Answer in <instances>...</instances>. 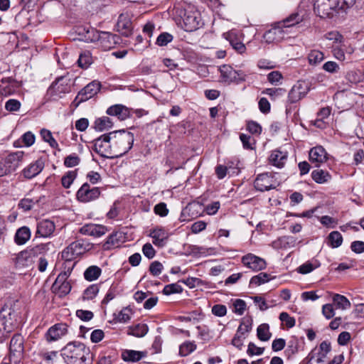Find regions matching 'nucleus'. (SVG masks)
<instances>
[{"instance_id": "obj_1", "label": "nucleus", "mask_w": 364, "mask_h": 364, "mask_svg": "<svg viewBox=\"0 0 364 364\" xmlns=\"http://www.w3.org/2000/svg\"><path fill=\"white\" fill-rule=\"evenodd\" d=\"M50 245V243H41L35 246H29L24 250L21 251L16 255L14 259L16 267L18 269L31 267L35 262V259L39 255L49 250Z\"/></svg>"}, {"instance_id": "obj_2", "label": "nucleus", "mask_w": 364, "mask_h": 364, "mask_svg": "<svg viewBox=\"0 0 364 364\" xmlns=\"http://www.w3.org/2000/svg\"><path fill=\"white\" fill-rule=\"evenodd\" d=\"M114 159L122 156L132 147L134 134L124 129L111 132Z\"/></svg>"}, {"instance_id": "obj_3", "label": "nucleus", "mask_w": 364, "mask_h": 364, "mask_svg": "<svg viewBox=\"0 0 364 364\" xmlns=\"http://www.w3.org/2000/svg\"><path fill=\"white\" fill-rule=\"evenodd\" d=\"M89 349L80 342H70L62 350V355L68 364H85Z\"/></svg>"}, {"instance_id": "obj_4", "label": "nucleus", "mask_w": 364, "mask_h": 364, "mask_svg": "<svg viewBox=\"0 0 364 364\" xmlns=\"http://www.w3.org/2000/svg\"><path fill=\"white\" fill-rule=\"evenodd\" d=\"M23 156L22 151H16L9 154L0 161V177L10 174L18 167Z\"/></svg>"}, {"instance_id": "obj_5", "label": "nucleus", "mask_w": 364, "mask_h": 364, "mask_svg": "<svg viewBox=\"0 0 364 364\" xmlns=\"http://www.w3.org/2000/svg\"><path fill=\"white\" fill-rule=\"evenodd\" d=\"M314 11L321 18L332 17L339 9L338 0H316L314 5Z\"/></svg>"}, {"instance_id": "obj_6", "label": "nucleus", "mask_w": 364, "mask_h": 364, "mask_svg": "<svg viewBox=\"0 0 364 364\" xmlns=\"http://www.w3.org/2000/svg\"><path fill=\"white\" fill-rule=\"evenodd\" d=\"M93 150L104 158L114 159L111 132L95 139Z\"/></svg>"}, {"instance_id": "obj_7", "label": "nucleus", "mask_w": 364, "mask_h": 364, "mask_svg": "<svg viewBox=\"0 0 364 364\" xmlns=\"http://www.w3.org/2000/svg\"><path fill=\"white\" fill-rule=\"evenodd\" d=\"M183 28L187 32H192L198 29L201 24L200 14L198 11L190 8L185 10L183 18Z\"/></svg>"}, {"instance_id": "obj_8", "label": "nucleus", "mask_w": 364, "mask_h": 364, "mask_svg": "<svg viewBox=\"0 0 364 364\" xmlns=\"http://www.w3.org/2000/svg\"><path fill=\"white\" fill-rule=\"evenodd\" d=\"M254 183L255 188L262 192L274 189L279 185L278 181L269 173L259 174Z\"/></svg>"}, {"instance_id": "obj_9", "label": "nucleus", "mask_w": 364, "mask_h": 364, "mask_svg": "<svg viewBox=\"0 0 364 364\" xmlns=\"http://www.w3.org/2000/svg\"><path fill=\"white\" fill-rule=\"evenodd\" d=\"M310 90L309 83L299 80L290 90L288 95V100L290 103H296L306 96Z\"/></svg>"}, {"instance_id": "obj_10", "label": "nucleus", "mask_w": 364, "mask_h": 364, "mask_svg": "<svg viewBox=\"0 0 364 364\" xmlns=\"http://www.w3.org/2000/svg\"><path fill=\"white\" fill-rule=\"evenodd\" d=\"M100 196V188L97 187L91 188L87 183L82 184L76 193L77 199L82 203H88L96 200Z\"/></svg>"}, {"instance_id": "obj_11", "label": "nucleus", "mask_w": 364, "mask_h": 364, "mask_svg": "<svg viewBox=\"0 0 364 364\" xmlns=\"http://www.w3.org/2000/svg\"><path fill=\"white\" fill-rule=\"evenodd\" d=\"M70 272H61L56 278L55 282L52 286L53 292L57 294L60 297L65 296L71 290V285L69 282L67 281L69 277Z\"/></svg>"}, {"instance_id": "obj_12", "label": "nucleus", "mask_w": 364, "mask_h": 364, "mask_svg": "<svg viewBox=\"0 0 364 364\" xmlns=\"http://www.w3.org/2000/svg\"><path fill=\"white\" fill-rule=\"evenodd\" d=\"M86 251V247L82 241L76 240L70 243L65 248L61 257L65 261L70 262L75 259L77 256L83 254Z\"/></svg>"}, {"instance_id": "obj_13", "label": "nucleus", "mask_w": 364, "mask_h": 364, "mask_svg": "<svg viewBox=\"0 0 364 364\" xmlns=\"http://www.w3.org/2000/svg\"><path fill=\"white\" fill-rule=\"evenodd\" d=\"M70 91V87L65 82V77H60L53 82L47 91V95L52 100H56L61 97L62 94Z\"/></svg>"}, {"instance_id": "obj_14", "label": "nucleus", "mask_w": 364, "mask_h": 364, "mask_svg": "<svg viewBox=\"0 0 364 364\" xmlns=\"http://www.w3.org/2000/svg\"><path fill=\"white\" fill-rule=\"evenodd\" d=\"M242 262L244 266L255 272L264 269L267 267L266 261L253 254L249 253L242 257Z\"/></svg>"}, {"instance_id": "obj_15", "label": "nucleus", "mask_w": 364, "mask_h": 364, "mask_svg": "<svg viewBox=\"0 0 364 364\" xmlns=\"http://www.w3.org/2000/svg\"><path fill=\"white\" fill-rule=\"evenodd\" d=\"M68 333V326L63 323H59L53 325L48 330L46 333V340L48 342L55 341L60 339Z\"/></svg>"}, {"instance_id": "obj_16", "label": "nucleus", "mask_w": 364, "mask_h": 364, "mask_svg": "<svg viewBox=\"0 0 364 364\" xmlns=\"http://www.w3.org/2000/svg\"><path fill=\"white\" fill-rule=\"evenodd\" d=\"M119 41V36L114 35L109 32L100 33V36L97 40L100 46L105 50H110L118 44Z\"/></svg>"}, {"instance_id": "obj_17", "label": "nucleus", "mask_w": 364, "mask_h": 364, "mask_svg": "<svg viewBox=\"0 0 364 364\" xmlns=\"http://www.w3.org/2000/svg\"><path fill=\"white\" fill-rule=\"evenodd\" d=\"M149 236L152 238L154 245L163 247L166 245L169 235L164 228L157 227L151 230Z\"/></svg>"}, {"instance_id": "obj_18", "label": "nucleus", "mask_w": 364, "mask_h": 364, "mask_svg": "<svg viewBox=\"0 0 364 364\" xmlns=\"http://www.w3.org/2000/svg\"><path fill=\"white\" fill-rule=\"evenodd\" d=\"M284 36V30L281 26L277 23L274 26L264 33L263 39L267 43H274L282 40Z\"/></svg>"}, {"instance_id": "obj_19", "label": "nucleus", "mask_w": 364, "mask_h": 364, "mask_svg": "<svg viewBox=\"0 0 364 364\" xmlns=\"http://www.w3.org/2000/svg\"><path fill=\"white\" fill-rule=\"evenodd\" d=\"M79 232L85 235L100 237L106 233L107 228L101 225L90 223L86 224L81 227L79 230Z\"/></svg>"}, {"instance_id": "obj_20", "label": "nucleus", "mask_w": 364, "mask_h": 364, "mask_svg": "<svg viewBox=\"0 0 364 364\" xmlns=\"http://www.w3.org/2000/svg\"><path fill=\"white\" fill-rule=\"evenodd\" d=\"M117 31L123 36H129L132 31V22L127 14H121L117 23Z\"/></svg>"}, {"instance_id": "obj_21", "label": "nucleus", "mask_w": 364, "mask_h": 364, "mask_svg": "<svg viewBox=\"0 0 364 364\" xmlns=\"http://www.w3.org/2000/svg\"><path fill=\"white\" fill-rule=\"evenodd\" d=\"M23 338L21 334H15L10 342V353L11 355L19 358L21 357L24 347H23Z\"/></svg>"}, {"instance_id": "obj_22", "label": "nucleus", "mask_w": 364, "mask_h": 364, "mask_svg": "<svg viewBox=\"0 0 364 364\" xmlns=\"http://www.w3.org/2000/svg\"><path fill=\"white\" fill-rule=\"evenodd\" d=\"M55 229V223L50 220H42L37 224L36 235L48 237L53 235Z\"/></svg>"}, {"instance_id": "obj_23", "label": "nucleus", "mask_w": 364, "mask_h": 364, "mask_svg": "<svg viewBox=\"0 0 364 364\" xmlns=\"http://www.w3.org/2000/svg\"><path fill=\"white\" fill-rule=\"evenodd\" d=\"M327 159V153L321 146H318L312 148L309 151V160L318 166L321 164L325 162Z\"/></svg>"}, {"instance_id": "obj_24", "label": "nucleus", "mask_w": 364, "mask_h": 364, "mask_svg": "<svg viewBox=\"0 0 364 364\" xmlns=\"http://www.w3.org/2000/svg\"><path fill=\"white\" fill-rule=\"evenodd\" d=\"M101 85L99 82L92 81L87 85L80 92L79 99L84 97L82 100H88L95 96L100 90Z\"/></svg>"}, {"instance_id": "obj_25", "label": "nucleus", "mask_w": 364, "mask_h": 364, "mask_svg": "<svg viewBox=\"0 0 364 364\" xmlns=\"http://www.w3.org/2000/svg\"><path fill=\"white\" fill-rule=\"evenodd\" d=\"M44 163L41 160H37L31 164L23 170V174L26 178H32L36 176L43 169Z\"/></svg>"}, {"instance_id": "obj_26", "label": "nucleus", "mask_w": 364, "mask_h": 364, "mask_svg": "<svg viewBox=\"0 0 364 364\" xmlns=\"http://www.w3.org/2000/svg\"><path fill=\"white\" fill-rule=\"evenodd\" d=\"M107 114L110 116H116L117 118L122 121L129 117V111L128 108L122 105H115L109 107L107 109Z\"/></svg>"}, {"instance_id": "obj_27", "label": "nucleus", "mask_w": 364, "mask_h": 364, "mask_svg": "<svg viewBox=\"0 0 364 364\" xmlns=\"http://www.w3.org/2000/svg\"><path fill=\"white\" fill-rule=\"evenodd\" d=\"M219 71L223 82L228 83L235 82L236 70L231 66L223 65L219 68Z\"/></svg>"}, {"instance_id": "obj_28", "label": "nucleus", "mask_w": 364, "mask_h": 364, "mask_svg": "<svg viewBox=\"0 0 364 364\" xmlns=\"http://www.w3.org/2000/svg\"><path fill=\"white\" fill-rule=\"evenodd\" d=\"M303 21V16L298 12L293 13L284 20L278 22V24L281 26L282 29L285 28L292 27Z\"/></svg>"}, {"instance_id": "obj_29", "label": "nucleus", "mask_w": 364, "mask_h": 364, "mask_svg": "<svg viewBox=\"0 0 364 364\" xmlns=\"http://www.w3.org/2000/svg\"><path fill=\"white\" fill-rule=\"evenodd\" d=\"M146 353L134 350H126L122 353V358L127 362H136L146 357Z\"/></svg>"}, {"instance_id": "obj_30", "label": "nucleus", "mask_w": 364, "mask_h": 364, "mask_svg": "<svg viewBox=\"0 0 364 364\" xmlns=\"http://www.w3.org/2000/svg\"><path fill=\"white\" fill-rule=\"evenodd\" d=\"M287 158V153H284L279 150H274L272 152L269 161L271 164L278 168H282L284 166L285 161Z\"/></svg>"}, {"instance_id": "obj_31", "label": "nucleus", "mask_w": 364, "mask_h": 364, "mask_svg": "<svg viewBox=\"0 0 364 364\" xmlns=\"http://www.w3.org/2000/svg\"><path fill=\"white\" fill-rule=\"evenodd\" d=\"M31 238V230L28 227L18 228L15 234L14 240L18 245H24Z\"/></svg>"}, {"instance_id": "obj_32", "label": "nucleus", "mask_w": 364, "mask_h": 364, "mask_svg": "<svg viewBox=\"0 0 364 364\" xmlns=\"http://www.w3.org/2000/svg\"><path fill=\"white\" fill-rule=\"evenodd\" d=\"M345 77L348 82L356 85L364 80V74L360 70L352 69L347 71Z\"/></svg>"}, {"instance_id": "obj_33", "label": "nucleus", "mask_w": 364, "mask_h": 364, "mask_svg": "<svg viewBox=\"0 0 364 364\" xmlns=\"http://www.w3.org/2000/svg\"><path fill=\"white\" fill-rule=\"evenodd\" d=\"M113 122L111 119L108 117H102L97 118L94 123V128L96 131L103 132L112 128Z\"/></svg>"}, {"instance_id": "obj_34", "label": "nucleus", "mask_w": 364, "mask_h": 364, "mask_svg": "<svg viewBox=\"0 0 364 364\" xmlns=\"http://www.w3.org/2000/svg\"><path fill=\"white\" fill-rule=\"evenodd\" d=\"M311 177L313 180L318 183H324L331 180V176L330 173L322 169H316L311 172Z\"/></svg>"}, {"instance_id": "obj_35", "label": "nucleus", "mask_w": 364, "mask_h": 364, "mask_svg": "<svg viewBox=\"0 0 364 364\" xmlns=\"http://www.w3.org/2000/svg\"><path fill=\"white\" fill-rule=\"evenodd\" d=\"M101 269L95 265L89 267L84 272V277L87 281L92 282L97 279L101 275Z\"/></svg>"}, {"instance_id": "obj_36", "label": "nucleus", "mask_w": 364, "mask_h": 364, "mask_svg": "<svg viewBox=\"0 0 364 364\" xmlns=\"http://www.w3.org/2000/svg\"><path fill=\"white\" fill-rule=\"evenodd\" d=\"M148 331L149 328L146 324L138 323L129 328L128 334L140 338L144 336Z\"/></svg>"}, {"instance_id": "obj_37", "label": "nucleus", "mask_w": 364, "mask_h": 364, "mask_svg": "<svg viewBox=\"0 0 364 364\" xmlns=\"http://www.w3.org/2000/svg\"><path fill=\"white\" fill-rule=\"evenodd\" d=\"M333 304L337 309L346 310L350 307V301L344 296L336 294L333 296Z\"/></svg>"}, {"instance_id": "obj_38", "label": "nucleus", "mask_w": 364, "mask_h": 364, "mask_svg": "<svg viewBox=\"0 0 364 364\" xmlns=\"http://www.w3.org/2000/svg\"><path fill=\"white\" fill-rule=\"evenodd\" d=\"M319 266L320 262L318 260L307 261L297 268V272L302 274H309Z\"/></svg>"}, {"instance_id": "obj_39", "label": "nucleus", "mask_w": 364, "mask_h": 364, "mask_svg": "<svg viewBox=\"0 0 364 364\" xmlns=\"http://www.w3.org/2000/svg\"><path fill=\"white\" fill-rule=\"evenodd\" d=\"M257 336L262 341H267L270 339L272 333L269 331V326L267 323H262L257 328Z\"/></svg>"}, {"instance_id": "obj_40", "label": "nucleus", "mask_w": 364, "mask_h": 364, "mask_svg": "<svg viewBox=\"0 0 364 364\" xmlns=\"http://www.w3.org/2000/svg\"><path fill=\"white\" fill-rule=\"evenodd\" d=\"M323 59V53L318 50H313L308 55V60L310 65H316L321 63Z\"/></svg>"}, {"instance_id": "obj_41", "label": "nucleus", "mask_w": 364, "mask_h": 364, "mask_svg": "<svg viewBox=\"0 0 364 364\" xmlns=\"http://www.w3.org/2000/svg\"><path fill=\"white\" fill-rule=\"evenodd\" d=\"M41 136L42 139H43V141L48 142L52 148L56 149L58 151L60 150L58 147V142L53 137V135H52V133L50 132V131L46 129H43L41 130Z\"/></svg>"}, {"instance_id": "obj_42", "label": "nucleus", "mask_w": 364, "mask_h": 364, "mask_svg": "<svg viewBox=\"0 0 364 364\" xmlns=\"http://www.w3.org/2000/svg\"><path fill=\"white\" fill-rule=\"evenodd\" d=\"M226 39H228L232 48L239 53H243L246 50L245 44L240 41L233 39L232 34L230 33H225Z\"/></svg>"}, {"instance_id": "obj_43", "label": "nucleus", "mask_w": 364, "mask_h": 364, "mask_svg": "<svg viewBox=\"0 0 364 364\" xmlns=\"http://www.w3.org/2000/svg\"><path fill=\"white\" fill-rule=\"evenodd\" d=\"M79 67L87 68L92 63V57L89 51L81 53L77 60Z\"/></svg>"}, {"instance_id": "obj_44", "label": "nucleus", "mask_w": 364, "mask_h": 364, "mask_svg": "<svg viewBox=\"0 0 364 364\" xmlns=\"http://www.w3.org/2000/svg\"><path fill=\"white\" fill-rule=\"evenodd\" d=\"M346 44L345 42L343 43V45H333L332 46V53L335 58L340 61H343L346 59L345 51H346Z\"/></svg>"}, {"instance_id": "obj_45", "label": "nucleus", "mask_w": 364, "mask_h": 364, "mask_svg": "<svg viewBox=\"0 0 364 364\" xmlns=\"http://www.w3.org/2000/svg\"><path fill=\"white\" fill-rule=\"evenodd\" d=\"M328 239L330 245L333 248L341 246L343 242V237L338 231L331 232L329 234Z\"/></svg>"}, {"instance_id": "obj_46", "label": "nucleus", "mask_w": 364, "mask_h": 364, "mask_svg": "<svg viewBox=\"0 0 364 364\" xmlns=\"http://www.w3.org/2000/svg\"><path fill=\"white\" fill-rule=\"evenodd\" d=\"M100 291L99 286L97 284L90 285L83 292L82 299L83 300H92L98 294Z\"/></svg>"}, {"instance_id": "obj_47", "label": "nucleus", "mask_w": 364, "mask_h": 364, "mask_svg": "<svg viewBox=\"0 0 364 364\" xmlns=\"http://www.w3.org/2000/svg\"><path fill=\"white\" fill-rule=\"evenodd\" d=\"M270 275L266 272H261L257 275L252 277L250 279V284L259 286L270 280Z\"/></svg>"}, {"instance_id": "obj_48", "label": "nucleus", "mask_w": 364, "mask_h": 364, "mask_svg": "<svg viewBox=\"0 0 364 364\" xmlns=\"http://www.w3.org/2000/svg\"><path fill=\"white\" fill-rule=\"evenodd\" d=\"M325 38L333 42V45H343L344 43L343 36L338 31H331L325 35Z\"/></svg>"}, {"instance_id": "obj_49", "label": "nucleus", "mask_w": 364, "mask_h": 364, "mask_svg": "<svg viewBox=\"0 0 364 364\" xmlns=\"http://www.w3.org/2000/svg\"><path fill=\"white\" fill-rule=\"evenodd\" d=\"M252 320L251 318H242L237 331L247 336V333L252 330Z\"/></svg>"}, {"instance_id": "obj_50", "label": "nucleus", "mask_w": 364, "mask_h": 364, "mask_svg": "<svg viewBox=\"0 0 364 364\" xmlns=\"http://www.w3.org/2000/svg\"><path fill=\"white\" fill-rule=\"evenodd\" d=\"M84 38L87 42H96L100 36V31L93 28H88L87 30L84 29Z\"/></svg>"}, {"instance_id": "obj_51", "label": "nucleus", "mask_w": 364, "mask_h": 364, "mask_svg": "<svg viewBox=\"0 0 364 364\" xmlns=\"http://www.w3.org/2000/svg\"><path fill=\"white\" fill-rule=\"evenodd\" d=\"M183 291L182 287L179 284V282L167 284L163 289V293L165 295H170L172 294L181 293Z\"/></svg>"}, {"instance_id": "obj_52", "label": "nucleus", "mask_w": 364, "mask_h": 364, "mask_svg": "<svg viewBox=\"0 0 364 364\" xmlns=\"http://www.w3.org/2000/svg\"><path fill=\"white\" fill-rule=\"evenodd\" d=\"M76 176L77 173L75 171L67 172L61 178L62 186L65 188H70Z\"/></svg>"}, {"instance_id": "obj_53", "label": "nucleus", "mask_w": 364, "mask_h": 364, "mask_svg": "<svg viewBox=\"0 0 364 364\" xmlns=\"http://www.w3.org/2000/svg\"><path fill=\"white\" fill-rule=\"evenodd\" d=\"M196 348V345L193 342L187 341L181 345L179 353L181 355L186 356L194 351Z\"/></svg>"}, {"instance_id": "obj_54", "label": "nucleus", "mask_w": 364, "mask_h": 364, "mask_svg": "<svg viewBox=\"0 0 364 364\" xmlns=\"http://www.w3.org/2000/svg\"><path fill=\"white\" fill-rule=\"evenodd\" d=\"M240 139L242 143V146L245 149H253L255 144V140L250 135L245 134H241Z\"/></svg>"}, {"instance_id": "obj_55", "label": "nucleus", "mask_w": 364, "mask_h": 364, "mask_svg": "<svg viewBox=\"0 0 364 364\" xmlns=\"http://www.w3.org/2000/svg\"><path fill=\"white\" fill-rule=\"evenodd\" d=\"M38 202V199L23 198L20 200L18 206L20 208L23 209V211H28L31 210L33 205Z\"/></svg>"}, {"instance_id": "obj_56", "label": "nucleus", "mask_w": 364, "mask_h": 364, "mask_svg": "<svg viewBox=\"0 0 364 364\" xmlns=\"http://www.w3.org/2000/svg\"><path fill=\"white\" fill-rule=\"evenodd\" d=\"M131 315H132V310L129 308L126 307V308L122 309L119 311L116 319L119 322L126 323L130 320Z\"/></svg>"}, {"instance_id": "obj_57", "label": "nucleus", "mask_w": 364, "mask_h": 364, "mask_svg": "<svg viewBox=\"0 0 364 364\" xmlns=\"http://www.w3.org/2000/svg\"><path fill=\"white\" fill-rule=\"evenodd\" d=\"M233 312L237 315H242L246 309V303L245 301L237 299L233 303Z\"/></svg>"}, {"instance_id": "obj_58", "label": "nucleus", "mask_w": 364, "mask_h": 364, "mask_svg": "<svg viewBox=\"0 0 364 364\" xmlns=\"http://www.w3.org/2000/svg\"><path fill=\"white\" fill-rule=\"evenodd\" d=\"M172 41V35L168 33H162L158 36L156 43L159 46H165Z\"/></svg>"}, {"instance_id": "obj_59", "label": "nucleus", "mask_w": 364, "mask_h": 364, "mask_svg": "<svg viewBox=\"0 0 364 364\" xmlns=\"http://www.w3.org/2000/svg\"><path fill=\"white\" fill-rule=\"evenodd\" d=\"M80 161V157L76 154H73L65 158L64 165L67 167H73L78 165Z\"/></svg>"}, {"instance_id": "obj_60", "label": "nucleus", "mask_w": 364, "mask_h": 364, "mask_svg": "<svg viewBox=\"0 0 364 364\" xmlns=\"http://www.w3.org/2000/svg\"><path fill=\"white\" fill-rule=\"evenodd\" d=\"M279 319L284 323L289 328L295 326L296 321L294 318L290 316L287 312H282L279 315Z\"/></svg>"}, {"instance_id": "obj_61", "label": "nucleus", "mask_w": 364, "mask_h": 364, "mask_svg": "<svg viewBox=\"0 0 364 364\" xmlns=\"http://www.w3.org/2000/svg\"><path fill=\"white\" fill-rule=\"evenodd\" d=\"M323 70L329 73H336L339 70V65L334 61H327L322 67Z\"/></svg>"}, {"instance_id": "obj_62", "label": "nucleus", "mask_w": 364, "mask_h": 364, "mask_svg": "<svg viewBox=\"0 0 364 364\" xmlns=\"http://www.w3.org/2000/svg\"><path fill=\"white\" fill-rule=\"evenodd\" d=\"M21 107V103L18 100L15 99L9 100L5 104V108L9 112L18 111Z\"/></svg>"}, {"instance_id": "obj_63", "label": "nucleus", "mask_w": 364, "mask_h": 364, "mask_svg": "<svg viewBox=\"0 0 364 364\" xmlns=\"http://www.w3.org/2000/svg\"><path fill=\"white\" fill-rule=\"evenodd\" d=\"M320 222L322 225L324 226H326L328 228H335L337 224L338 221L336 219L330 217L328 215H323L320 218Z\"/></svg>"}, {"instance_id": "obj_64", "label": "nucleus", "mask_w": 364, "mask_h": 364, "mask_svg": "<svg viewBox=\"0 0 364 364\" xmlns=\"http://www.w3.org/2000/svg\"><path fill=\"white\" fill-rule=\"evenodd\" d=\"M282 78L279 71H272L267 75V80L272 85H277Z\"/></svg>"}]
</instances>
